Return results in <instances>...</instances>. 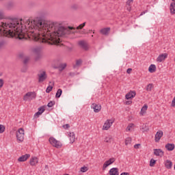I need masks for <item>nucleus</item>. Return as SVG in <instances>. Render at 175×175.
Listing matches in <instances>:
<instances>
[{
  "label": "nucleus",
  "mask_w": 175,
  "mask_h": 175,
  "mask_svg": "<svg viewBox=\"0 0 175 175\" xmlns=\"http://www.w3.org/2000/svg\"><path fill=\"white\" fill-rule=\"evenodd\" d=\"M85 22L79 25L76 29H83L85 27ZM25 29L30 32L32 39L35 42H42L51 40L53 44L59 43V37L68 33H75V28L68 27V29L58 25L53 22L43 21L40 20L27 19L25 22Z\"/></svg>",
  "instance_id": "1"
},
{
  "label": "nucleus",
  "mask_w": 175,
  "mask_h": 175,
  "mask_svg": "<svg viewBox=\"0 0 175 175\" xmlns=\"http://www.w3.org/2000/svg\"><path fill=\"white\" fill-rule=\"evenodd\" d=\"M8 36V38H14L18 36V39L23 35V23L17 19H7L0 21V36Z\"/></svg>",
  "instance_id": "2"
},
{
  "label": "nucleus",
  "mask_w": 175,
  "mask_h": 175,
  "mask_svg": "<svg viewBox=\"0 0 175 175\" xmlns=\"http://www.w3.org/2000/svg\"><path fill=\"white\" fill-rule=\"evenodd\" d=\"M36 98V93H35V92H28L23 96V100L25 102H31V100H33V99H35Z\"/></svg>",
  "instance_id": "3"
},
{
  "label": "nucleus",
  "mask_w": 175,
  "mask_h": 175,
  "mask_svg": "<svg viewBox=\"0 0 175 175\" xmlns=\"http://www.w3.org/2000/svg\"><path fill=\"white\" fill-rule=\"evenodd\" d=\"M49 142L51 146L55 147L56 148H61V147H62V144L61 142L57 140L53 137H51L49 139Z\"/></svg>",
  "instance_id": "4"
},
{
  "label": "nucleus",
  "mask_w": 175,
  "mask_h": 175,
  "mask_svg": "<svg viewBox=\"0 0 175 175\" xmlns=\"http://www.w3.org/2000/svg\"><path fill=\"white\" fill-rule=\"evenodd\" d=\"M24 129H19L16 131V139L18 142H24Z\"/></svg>",
  "instance_id": "5"
},
{
  "label": "nucleus",
  "mask_w": 175,
  "mask_h": 175,
  "mask_svg": "<svg viewBox=\"0 0 175 175\" xmlns=\"http://www.w3.org/2000/svg\"><path fill=\"white\" fill-rule=\"evenodd\" d=\"M38 83H43L46 79H47V74H46V71H40L38 74Z\"/></svg>",
  "instance_id": "6"
},
{
  "label": "nucleus",
  "mask_w": 175,
  "mask_h": 175,
  "mask_svg": "<svg viewBox=\"0 0 175 175\" xmlns=\"http://www.w3.org/2000/svg\"><path fill=\"white\" fill-rule=\"evenodd\" d=\"M114 121L113 120H107L103 126V131H109L111 126L113 125V123Z\"/></svg>",
  "instance_id": "7"
},
{
  "label": "nucleus",
  "mask_w": 175,
  "mask_h": 175,
  "mask_svg": "<svg viewBox=\"0 0 175 175\" xmlns=\"http://www.w3.org/2000/svg\"><path fill=\"white\" fill-rule=\"evenodd\" d=\"M114 162H116V159L114 158H111L108 161H106L103 165V170H106V168L112 163H114Z\"/></svg>",
  "instance_id": "8"
},
{
  "label": "nucleus",
  "mask_w": 175,
  "mask_h": 175,
  "mask_svg": "<svg viewBox=\"0 0 175 175\" xmlns=\"http://www.w3.org/2000/svg\"><path fill=\"white\" fill-rule=\"evenodd\" d=\"M91 109H93L94 113H99L102 110V106L99 104L93 103L91 105Z\"/></svg>",
  "instance_id": "9"
},
{
  "label": "nucleus",
  "mask_w": 175,
  "mask_h": 175,
  "mask_svg": "<svg viewBox=\"0 0 175 175\" xmlns=\"http://www.w3.org/2000/svg\"><path fill=\"white\" fill-rule=\"evenodd\" d=\"M136 96V91H130L125 96L126 99L129 100L135 98Z\"/></svg>",
  "instance_id": "10"
},
{
  "label": "nucleus",
  "mask_w": 175,
  "mask_h": 175,
  "mask_svg": "<svg viewBox=\"0 0 175 175\" xmlns=\"http://www.w3.org/2000/svg\"><path fill=\"white\" fill-rule=\"evenodd\" d=\"M163 136V131H157L154 137V140L156 143H158V142L161 140V137H162Z\"/></svg>",
  "instance_id": "11"
},
{
  "label": "nucleus",
  "mask_w": 175,
  "mask_h": 175,
  "mask_svg": "<svg viewBox=\"0 0 175 175\" xmlns=\"http://www.w3.org/2000/svg\"><path fill=\"white\" fill-rule=\"evenodd\" d=\"M166 58H167V53H162L158 56L157 61V62H162V61H165Z\"/></svg>",
  "instance_id": "12"
},
{
  "label": "nucleus",
  "mask_w": 175,
  "mask_h": 175,
  "mask_svg": "<svg viewBox=\"0 0 175 175\" xmlns=\"http://www.w3.org/2000/svg\"><path fill=\"white\" fill-rule=\"evenodd\" d=\"M154 154L156 157H163L164 152L162 151V149H154Z\"/></svg>",
  "instance_id": "13"
},
{
  "label": "nucleus",
  "mask_w": 175,
  "mask_h": 175,
  "mask_svg": "<svg viewBox=\"0 0 175 175\" xmlns=\"http://www.w3.org/2000/svg\"><path fill=\"white\" fill-rule=\"evenodd\" d=\"M29 157H31V155L29 154H26L25 155H22L21 157H20L18 159V161L19 162H25V161H27V159H28V158H29Z\"/></svg>",
  "instance_id": "14"
},
{
  "label": "nucleus",
  "mask_w": 175,
  "mask_h": 175,
  "mask_svg": "<svg viewBox=\"0 0 175 175\" xmlns=\"http://www.w3.org/2000/svg\"><path fill=\"white\" fill-rule=\"evenodd\" d=\"M164 165L167 169H172L173 166V163L170 160H166L164 162Z\"/></svg>",
  "instance_id": "15"
},
{
  "label": "nucleus",
  "mask_w": 175,
  "mask_h": 175,
  "mask_svg": "<svg viewBox=\"0 0 175 175\" xmlns=\"http://www.w3.org/2000/svg\"><path fill=\"white\" fill-rule=\"evenodd\" d=\"M109 173L110 175H118L119 174L118 168L113 167L109 171Z\"/></svg>",
  "instance_id": "16"
},
{
  "label": "nucleus",
  "mask_w": 175,
  "mask_h": 175,
  "mask_svg": "<svg viewBox=\"0 0 175 175\" xmlns=\"http://www.w3.org/2000/svg\"><path fill=\"white\" fill-rule=\"evenodd\" d=\"M100 32L102 33V35L107 36L110 32V27L103 28L100 31Z\"/></svg>",
  "instance_id": "17"
},
{
  "label": "nucleus",
  "mask_w": 175,
  "mask_h": 175,
  "mask_svg": "<svg viewBox=\"0 0 175 175\" xmlns=\"http://www.w3.org/2000/svg\"><path fill=\"white\" fill-rule=\"evenodd\" d=\"M44 112V108L42 107H40V108H38V111L34 114V116L38 118L39 117V116H41V114H43Z\"/></svg>",
  "instance_id": "18"
},
{
  "label": "nucleus",
  "mask_w": 175,
  "mask_h": 175,
  "mask_svg": "<svg viewBox=\"0 0 175 175\" xmlns=\"http://www.w3.org/2000/svg\"><path fill=\"white\" fill-rule=\"evenodd\" d=\"M165 148L167 150V151H173L175 148L174 144H167L165 145Z\"/></svg>",
  "instance_id": "19"
},
{
  "label": "nucleus",
  "mask_w": 175,
  "mask_h": 175,
  "mask_svg": "<svg viewBox=\"0 0 175 175\" xmlns=\"http://www.w3.org/2000/svg\"><path fill=\"white\" fill-rule=\"evenodd\" d=\"M69 137L70 143L73 144V143H75V140H76V136L75 135V133H70Z\"/></svg>",
  "instance_id": "20"
},
{
  "label": "nucleus",
  "mask_w": 175,
  "mask_h": 175,
  "mask_svg": "<svg viewBox=\"0 0 175 175\" xmlns=\"http://www.w3.org/2000/svg\"><path fill=\"white\" fill-rule=\"evenodd\" d=\"M157 70V66L155 64H151L148 68L150 73H154Z\"/></svg>",
  "instance_id": "21"
},
{
  "label": "nucleus",
  "mask_w": 175,
  "mask_h": 175,
  "mask_svg": "<svg viewBox=\"0 0 175 175\" xmlns=\"http://www.w3.org/2000/svg\"><path fill=\"white\" fill-rule=\"evenodd\" d=\"M38 162V160L36 157H33L30 159L31 166H35Z\"/></svg>",
  "instance_id": "22"
},
{
  "label": "nucleus",
  "mask_w": 175,
  "mask_h": 175,
  "mask_svg": "<svg viewBox=\"0 0 175 175\" xmlns=\"http://www.w3.org/2000/svg\"><path fill=\"white\" fill-rule=\"evenodd\" d=\"M6 46H8V41L5 40L0 41V49H3V47H6Z\"/></svg>",
  "instance_id": "23"
},
{
  "label": "nucleus",
  "mask_w": 175,
  "mask_h": 175,
  "mask_svg": "<svg viewBox=\"0 0 175 175\" xmlns=\"http://www.w3.org/2000/svg\"><path fill=\"white\" fill-rule=\"evenodd\" d=\"M79 46H81V47H82V49H84V50H87L88 46H87V44L85 43V42L79 41Z\"/></svg>",
  "instance_id": "24"
},
{
  "label": "nucleus",
  "mask_w": 175,
  "mask_h": 175,
  "mask_svg": "<svg viewBox=\"0 0 175 175\" xmlns=\"http://www.w3.org/2000/svg\"><path fill=\"white\" fill-rule=\"evenodd\" d=\"M147 109H148V106L147 105H144L141 109L140 114H142V116H143L144 114V113H146V111H147Z\"/></svg>",
  "instance_id": "25"
},
{
  "label": "nucleus",
  "mask_w": 175,
  "mask_h": 175,
  "mask_svg": "<svg viewBox=\"0 0 175 175\" xmlns=\"http://www.w3.org/2000/svg\"><path fill=\"white\" fill-rule=\"evenodd\" d=\"M133 126H135V124L133 123L129 124L126 129V132H131V131H132V129H133Z\"/></svg>",
  "instance_id": "26"
},
{
  "label": "nucleus",
  "mask_w": 175,
  "mask_h": 175,
  "mask_svg": "<svg viewBox=\"0 0 175 175\" xmlns=\"http://www.w3.org/2000/svg\"><path fill=\"white\" fill-rule=\"evenodd\" d=\"M113 137H111V135H109L105 138L104 142H105V143H111Z\"/></svg>",
  "instance_id": "27"
},
{
  "label": "nucleus",
  "mask_w": 175,
  "mask_h": 175,
  "mask_svg": "<svg viewBox=\"0 0 175 175\" xmlns=\"http://www.w3.org/2000/svg\"><path fill=\"white\" fill-rule=\"evenodd\" d=\"M61 95H62V89H58L55 97L56 98H61Z\"/></svg>",
  "instance_id": "28"
},
{
  "label": "nucleus",
  "mask_w": 175,
  "mask_h": 175,
  "mask_svg": "<svg viewBox=\"0 0 175 175\" xmlns=\"http://www.w3.org/2000/svg\"><path fill=\"white\" fill-rule=\"evenodd\" d=\"M65 68H66V64H62L59 66L58 69L60 72H62Z\"/></svg>",
  "instance_id": "29"
},
{
  "label": "nucleus",
  "mask_w": 175,
  "mask_h": 175,
  "mask_svg": "<svg viewBox=\"0 0 175 175\" xmlns=\"http://www.w3.org/2000/svg\"><path fill=\"white\" fill-rule=\"evenodd\" d=\"M170 10L171 14H175V5H172V4H170Z\"/></svg>",
  "instance_id": "30"
},
{
  "label": "nucleus",
  "mask_w": 175,
  "mask_h": 175,
  "mask_svg": "<svg viewBox=\"0 0 175 175\" xmlns=\"http://www.w3.org/2000/svg\"><path fill=\"white\" fill-rule=\"evenodd\" d=\"M81 59L77 60L75 65H74V69H76L77 66H80V65H81Z\"/></svg>",
  "instance_id": "31"
},
{
  "label": "nucleus",
  "mask_w": 175,
  "mask_h": 175,
  "mask_svg": "<svg viewBox=\"0 0 175 175\" xmlns=\"http://www.w3.org/2000/svg\"><path fill=\"white\" fill-rule=\"evenodd\" d=\"M132 143V138L131 137H127L125 139V144L126 146H128V144H131Z\"/></svg>",
  "instance_id": "32"
},
{
  "label": "nucleus",
  "mask_w": 175,
  "mask_h": 175,
  "mask_svg": "<svg viewBox=\"0 0 175 175\" xmlns=\"http://www.w3.org/2000/svg\"><path fill=\"white\" fill-rule=\"evenodd\" d=\"M152 90V83H149L147 86H146V91H148V92H150V91Z\"/></svg>",
  "instance_id": "33"
},
{
  "label": "nucleus",
  "mask_w": 175,
  "mask_h": 175,
  "mask_svg": "<svg viewBox=\"0 0 175 175\" xmlns=\"http://www.w3.org/2000/svg\"><path fill=\"white\" fill-rule=\"evenodd\" d=\"M157 163V161H155L154 159H151L150 161V167H154V165Z\"/></svg>",
  "instance_id": "34"
},
{
  "label": "nucleus",
  "mask_w": 175,
  "mask_h": 175,
  "mask_svg": "<svg viewBox=\"0 0 175 175\" xmlns=\"http://www.w3.org/2000/svg\"><path fill=\"white\" fill-rule=\"evenodd\" d=\"M52 90H53V86L49 85V86H48L47 88H46V92L47 94H49V93L51 92Z\"/></svg>",
  "instance_id": "35"
},
{
  "label": "nucleus",
  "mask_w": 175,
  "mask_h": 175,
  "mask_svg": "<svg viewBox=\"0 0 175 175\" xmlns=\"http://www.w3.org/2000/svg\"><path fill=\"white\" fill-rule=\"evenodd\" d=\"M54 105H55V101L53 100V101H50L47 106L48 107H53V106H54Z\"/></svg>",
  "instance_id": "36"
},
{
  "label": "nucleus",
  "mask_w": 175,
  "mask_h": 175,
  "mask_svg": "<svg viewBox=\"0 0 175 175\" xmlns=\"http://www.w3.org/2000/svg\"><path fill=\"white\" fill-rule=\"evenodd\" d=\"M33 53H35V54H40V48H35L33 49Z\"/></svg>",
  "instance_id": "37"
},
{
  "label": "nucleus",
  "mask_w": 175,
  "mask_h": 175,
  "mask_svg": "<svg viewBox=\"0 0 175 175\" xmlns=\"http://www.w3.org/2000/svg\"><path fill=\"white\" fill-rule=\"evenodd\" d=\"M5 132V126L0 124V133Z\"/></svg>",
  "instance_id": "38"
},
{
  "label": "nucleus",
  "mask_w": 175,
  "mask_h": 175,
  "mask_svg": "<svg viewBox=\"0 0 175 175\" xmlns=\"http://www.w3.org/2000/svg\"><path fill=\"white\" fill-rule=\"evenodd\" d=\"M88 171V168L87 167H81V172H82V173H85V172Z\"/></svg>",
  "instance_id": "39"
},
{
  "label": "nucleus",
  "mask_w": 175,
  "mask_h": 175,
  "mask_svg": "<svg viewBox=\"0 0 175 175\" xmlns=\"http://www.w3.org/2000/svg\"><path fill=\"white\" fill-rule=\"evenodd\" d=\"M126 3L127 6H132V4L133 3V0H128Z\"/></svg>",
  "instance_id": "40"
},
{
  "label": "nucleus",
  "mask_w": 175,
  "mask_h": 175,
  "mask_svg": "<svg viewBox=\"0 0 175 175\" xmlns=\"http://www.w3.org/2000/svg\"><path fill=\"white\" fill-rule=\"evenodd\" d=\"M5 18V13L3 11H0V20Z\"/></svg>",
  "instance_id": "41"
},
{
  "label": "nucleus",
  "mask_w": 175,
  "mask_h": 175,
  "mask_svg": "<svg viewBox=\"0 0 175 175\" xmlns=\"http://www.w3.org/2000/svg\"><path fill=\"white\" fill-rule=\"evenodd\" d=\"M3 84H4L3 79H0V90L1 88H2V87H3Z\"/></svg>",
  "instance_id": "42"
},
{
  "label": "nucleus",
  "mask_w": 175,
  "mask_h": 175,
  "mask_svg": "<svg viewBox=\"0 0 175 175\" xmlns=\"http://www.w3.org/2000/svg\"><path fill=\"white\" fill-rule=\"evenodd\" d=\"M28 61H29V57H25L24 61H23V63L25 64H28Z\"/></svg>",
  "instance_id": "43"
},
{
  "label": "nucleus",
  "mask_w": 175,
  "mask_h": 175,
  "mask_svg": "<svg viewBox=\"0 0 175 175\" xmlns=\"http://www.w3.org/2000/svg\"><path fill=\"white\" fill-rule=\"evenodd\" d=\"M132 72V68H128L126 70V73H128L129 75Z\"/></svg>",
  "instance_id": "44"
},
{
  "label": "nucleus",
  "mask_w": 175,
  "mask_h": 175,
  "mask_svg": "<svg viewBox=\"0 0 175 175\" xmlns=\"http://www.w3.org/2000/svg\"><path fill=\"white\" fill-rule=\"evenodd\" d=\"M65 129H68V128H70V125L68 124H66V125L63 126Z\"/></svg>",
  "instance_id": "45"
},
{
  "label": "nucleus",
  "mask_w": 175,
  "mask_h": 175,
  "mask_svg": "<svg viewBox=\"0 0 175 175\" xmlns=\"http://www.w3.org/2000/svg\"><path fill=\"white\" fill-rule=\"evenodd\" d=\"M147 12H148L147 10H145V11L141 12L140 16H143L144 14H146V13H147Z\"/></svg>",
  "instance_id": "46"
},
{
  "label": "nucleus",
  "mask_w": 175,
  "mask_h": 175,
  "mask_svg": "<svg viewBox=\"0 0 175 175\" xmlns=\"http://www.w3.org/2000/svg\"><path fill=\"white\" fill-rule=\"evenodd\" d=\"M140 146V144H137L134 146V148H139V146Z\"/></svg>",
  "instance_id": "47"
},
{
  "label": "nucleus",
  "mask_w": 175,
  "mask_h": 175,
  "mask_svg": "<svg viewBox=\"0 0 175 175\" xmlns=\"http://www.w3.org/2000/svg\"><path fill=\"white\" fill-rule=\"evenodd\" d=\"M131 10H132V8L131 6L127 7V10L129 12H131Z\"/></svg>",
  "instance_id": "48"
},
{
  "label": "nucleus",
  "mask_w": 175,
  "mask_h": 175,
  "mask_svg": "<svg viewBox=\"0 0 175 175\" xmlns=\"http://www.w3.org/2000/svg\"><path fill=\"white\" fill-rule=\"evenodd\" d=\"M173 2L171 3L172 6H175V0H172Z\"/></svg>",
  "instance_id": "49"
},
{
  "label": "nucleus",
  "mask_w": 175,
  "mask_h": 175,
  "mask_svg": "<svg viewBox=\"0 0 175 175\" xmlns=\"http://www.w3.org/2000/svg\"><path fill=\"white\" fill-rule=\"evenodd\" d=\"M131 103H132V101H127L126 103V105H131Z\"/></svg>",
  "instance_id": "50"
},
{
  "label": "nucleus",
  "mask_w": 175,
  "mask_h": 175,
  "mask_svg": "<svg viewBox=\"0 0 175 175\" xmlns=\"http://www.w3.org/2000/svg\"><path fill=\"white\" fill-rule=\"evenodd\" d=\"M26 71V70H22V72H25Z\"/></svg>",
  "instance_id": "51"
}]
</instances>
